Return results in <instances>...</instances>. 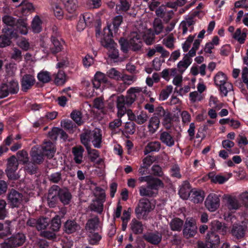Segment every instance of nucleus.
Instances as JSON below:
<instances>
[{"instance_id": "3", "label": "nucleus", "mask_w": 248, "mask_h": 248, "mask_svg": "<svg viewBox=\"0 0 248 248\" xmlns=\"http://www.w3.org/2000/svg\"><path fill=\"white\" fill-rule=\"evenodd\" d=\"M197 232V227L196 220L192 217L187 218L184 225L183 230L184 236L186 239L192 238L194 237Z\"/></svg>"}, {"instance_id": "60", "label": "nucleus", "mask_w": 248, "mask_h": 248, "mask_svg": "<svg viewBox=\"0 0 248 248\" xmlns=\"http://www.w3.org/2000/svg\"><path fill=\"white\" fill-rule=\"evenodd\" d=\"M153 26L155 32L156 34H158L162 32L163 26L160 19L157 18H155L153 23Z\"/></svg>"}, {"instance_id": "8", "label": "nucleus", "mask_w": 248, "mask_h": 248, "mask_svg": "<svg viewBox=\"0 0 248 248\" xmlns=\"http://www.w3.org/2000/svg\"><path fill=\"white\" fill-rule=\"evenodd\" d=\"M138 30L147 45H150L154 43L155 42V34L151 29L141 26L138 29Z\"/></svg>"}, {"instance_id": "12", "label": "nucleus", "mask_w": 248, "mask_h": 248, "mask_svg": "<svg viewBox=\"0 0 248 248\" xmlns=\"http://www.w3.org/2000/svg\"><path fill=\"white\" fill-rule=\"evenodd\" d=\"M91 139L93 146L95 148H100L101 147L102 140V131L99 128H95L91 131Z\"/></svg>"}, {"instance_id": "49", "label": "nucleus", "mask_w": 248, "mask_h": 248, "mask_svg": "<svg viewBox=\"0 0 248 248\" xmlns=\"http://www.w3.org/2000/svg\"><path fill=\"white\" fill-rule=\"evenodd\" d=\"M94 195L96 197L95 200L102 202L105 201L106 194L102 188L99 187H96L94 191Z\"/></svg>"}, {"instance_id": "6", "label": "nucleus", "mask_w": 248, "mask_h": 248, "mask_svg": "<svg viewBox=\"0 0 248 248\" xmlns=\"http://www.w3.org/2000/svg\"><path fill=\"white\" fill-rule=\"evenodd\" d=\"M152 210L151 203L148 200H142L140 201L135 212L139 217H144Z\"/></svg>"}, {"instance_id": "11", "label": "nucleus", "mask_w": 248, "mask_h": 248, "mask_svg": "<svg viewBox=\"0 0 248 248\" xmlns=\"http://www.w3.org/2000/svg\"><path fill=\"white\" fill-rule=\"evenodd\" d=\"M16 31L22 35H27L29 31L28 19L26 17H20L17 19L15 25Z\"/></svg>"}, {"instance_id": "58", "label": "nucleus", "mask_w": 248, "mask_h": 248, "mask_svg": "<svg viewBox=\"0 0 248 248\" xmlns=\"http://www.w3.org/2000/svg\"><path fill=\"white\" fill-rule=\"evenodd\" d=\"M107 75L110 78L119 80L121 78V73L114 68H111L107 72Z\"/></svg>"}, {"instance_id": "32", "label": "nucleus", "mask_w": 248, "mask_h": 248, "mask_svg": "<svg viewBox=\"0 0 248 248\" xmlns=\"http://www.w3.org/2000/svg\"><path fill=\"white\" fill-rule=\"evenodd\" d=\"M160 124V121L157 117H151L148 125L149 132L151 134L155 133L158 129Z\"/></svg>"}, {"instance_id": "44", "label": "nucleus", "mask_w": 248, "mask_h": 248, "mask_svg": "<svg viewBox=\"0 0 248 248\" xmlns=\"http://www.w3.org/2000/svg\"><path fill=\"white\" fill-rule=\"evenodd\" d=\"M138 180L140 183L146 182L147 185L152 184L163 182L159 178L155 177L152 175H147L145 176L140 177L139 178Z\"/></svg>"}, {"instance_id": "35", "label": "nucleus", "mask_w": 248, "mask_h": 248, "mask_svg": "<svg viewBox=\"0 0 248 248\" xmlns=\"http://www.w3.org/2000/svg\"><path fill=\"white\" fill-rule=\"evenodd\" d=\"M64 4L66 10L69 13H73L78 8L77 0H61Z\"/></svg>"}, {"instance_id": "57", "label": "nucleus", "mask_w": 248, "mask_h": 248, "mask_svg": "<svg viewBox=\"0 0 248 248\" xmlns=\"http://www.w3.org/2000/svg\"><path fill=\"white\" fill-rule=\"evenodd\" d=\"M174 38L172 34H170L163 40V44L168 48L172 49L174 46Z\"/></svg>"}, {"instance_id": "56", "label": "nucleus", "mask_w": 248, "mask_h": 248, "mask_svg": "<svg viewBox=\"0 0 248 248\" xmlns=\"http://www.w3.org/2000/svg\"><path fill=\"white\" fill-rule=\"evenodd\" d=\"M189 100L191 103L201 101L203 99V95L197 91H194L189 93Z\"/></svg>"}, {"instance_id": "42", "label": "nucleus", "mask_w": 248, "mask_h": 248, "mask_svg": "<svg viewBox=\"0 0 248 248\" xmlns=\"http://www.w3.org/2000/svg\"><path fill=\"white\" fill-rule=\"evenodd\" d=\"M99 221L98 217H94L88 220L86 225V229L92 233L97 228Z\"/></svg>"}, {"instance_id": "51", "label": "nucleus", "mask_w": 248, "mask_h": 248, "mask_svg": "<svg viewBox=\"0 0 248 248\" xmlns=\"http://www.w3.org/2000/svg\"><path fill=\"white\" fill-rule=\"evenodd\" d=\"M66 81V76L64 72L62 70H60L55 78V82L58 85L63 84Z\"/></svg>"}, {"instance_id": "59", "label": "nucleus", "mask_w": 248, "mask_h": 248, "mask_svg": "<svg viewBox=\"0 0 248 248\" xmlns=\"http://www.w3.org/2000/svg\"><path fill=\"white\" fill-rule=\"evenodd\" d=\"M218 87H219V90L221 93L224 96H227L228 93L232 91L233 88L232 85L229 82H226L222 85L218 86Z\"/></svg>"}, {"instance_id": "37", "label": "nucleus", "mask_w": 248, "mask_h": 248, "mask_svg": "<svg viewBox=\"0 0 248 248\" xmlns=\"http://www.w3.org/2000/svg\"><path fill=\"white\" fill-rule=\"evenodd\" d=\"M43 151V153L49 158L52 157L55 152L54 145L50 141H46L44 143Z\"/></svg>"}, {"instance_id": "27", "label": "nucleus", "mask_w": 248, "mask_h": 248, "mask_svg": "<svg viewBox=\"0 0 248 248\" xmlns=\"http://www.w3.org/2000/svg\"><path fill=\"white\" fill-rule=\"evenodd\" d=\"M83 148L80 146H77L72 148V152L74 155V159L77 164H80L82 162Z\"/></svg>"}, {"instance_id": "13", "label": "nucleus", "mask_w": 248, "mask_h": 248, "mask_svg": "<svg viewBox=\"0 0 248 248\" xmlns=\"http://www.w3.org/2000/svg\"><path fill=\"white\" fill-rule=\"evenodd\" d=\"M226 199V206L230 211H235L241 207V203L235 196L227 195Z\"/></svg>"}, {"instance_id": "10", "label": "nucleus", "mask_w": 248, "mask_h": 248, "mask_svg": "<svg viewBox=\"0 0 248 248\" xmlns=\"http://www.w3.org/2000/svg\"><path fill=\"white\" fill-rule=\"evenodd\" d=\"M129 44L134 50H137L141 48L142 39L138 31H133L130 34Z\"/></svg>"}, {"instance_id": "1", "label": "nucleus", "mask_w": 248, "mask_h": 248, "mask_svg": "<svg viewBox=\"0 0 248 248\" xmlns=\"http://www.w3.org/2000/svg\"><path fill=\"white\" fill-rule=\"evenodd\" d=\"M105 33H107V38L104 36L103 39L101 41L102 46L107 48H109L108 51V57L113 60L117 59L119 57L118 50L115 47L114 44L111 39L112 32L110 29L108 27L107 29H104Z\"/></svg>"}, {"instance_id": "5", "label": "nucleus", "mask_w": 248, "mask_h": 248, "mask_svg": "<svg viewBox=\"0 0 248 248\" xmlns=\"http://www.w3.org/2000/svg\"><path fill=\"white\" fill-rule=\"evenodd\" d=\"M116 102L118 109L117 116L119 118H122L126 112V107H129L132 105V103L129 102L127 95L124 96L123 95L118 96L117 97Z\"/></svg>"}, {"instance_id": "2", "label": "nucleus", "mask_w": 248, "mask_h": 248, "mask_svg": "<svg viewBox=\"0 0 248 248\" xmlns=\"http://www.w3.org/2000/svg\"><path fill=\"white\" fill-rule=\"evenodd\" d=\"M164 187L163 182L148 185L146 186H142L139 187L140 194L141 196L154 197L157 194L159 188Z\"/></svg>"}, {"instance_id": "15", "label": "nucleus", "mask_w": 248, "mask_h": 248, "mask_svg": "<svg viewBox=\"0 0 248 248\" xmlns=\"http://www.w3.org/2000/svg\"><path fill=\"white\" fill-rule=\"evenodd\" d=\"M191 194L189 199L191 202L195 203L202 202L205 197L204 191L200 189H192L190 191Z\"/></svg>"}, {"instance_id": "48", "label": "nucleus", "mask_w": 248, "mask_h": 248, "mask_svg": "<svg viewBox=\"0 0 248 248\" xmlns=\"http://www.w3.org/2000/svg\"><path fill=\"white\" fill-rule=\"evenodd\" d=\"M90 134L91 130H87L80 135L81 142L86 148L90 147L89 143L91 141Z\"/></svg>"}, {"instance_id": "4", "label": "nucleus", "mask_w": 248, "mask_h": 248, "mask_svg": "<svg viewBox=\"0 0 248 248\" xmlns=\"http://www.w3.org/2000/svg\"><path fill=\"white\" fill-rule=\"evenodd\" d=\"M220 196L215 193L209 194L204 202L205 206L210 212L216 211L220 206Z\"/></svg>"}, {"instance_id": "19", "label": "nucleus", "mask_w": 248, "mask_h": 248, "mask_svg": "<svg viewBox=\"0 0 248 248\" xmlns=\"http://www.w3.org/2000/svg\"><path fill=\"white\" fill-rule=\"evenodd\" d=\"M108 81V78L105 74L101 72H97L93 80V87L98 89L102 84L106 83Z\"/></svg>"}, {"instance_id": "52", "label": "nucleus", "mask_w": 248, "mask_h": 248, "mask_svg": "<svg viewBox=\"0 0 248 248\" xmlns=\"http://www.w3.org/2000/svg\"><path fill=\"white\" fill-rule=\"evenodd\" d=\"M124 84L130 85L135 82L137 79V76L135 75H129L124 74L121 76L120 78Z\"/></svg>"}, {"instance_id": "53", "label": "nucleus", "mask_w": 248, "mask_h": 248, "mask_svg": "<svg viewBox=\"0 0 248 248\" xmlns=\"http://www.w3.org/2000/svg\"><path fill=\"white\" fill-rule=\"evenodd\" d=\"M8 91L9 93H16L19 90L18 83L17 81L12 80L8 84Z\"/></svg>"}, {"instance_id": "64", "label": "nucleus", "mask_w": 248, "mask_h": 248, "mask_svg": "<svg viewBox=\"0 0 248 248\" xmlns=\"http://www.w3.org/2000/svg\"><path fill=\"white\" fill-rule=\"evenodd\" d=\"M148 119V116L146 112L142 111L137 115L135 122L138 124H142L145 123Z\"/></svg>"}, {"instance_id": "18", "label": "nucleus", "mask_w": 248, "mask_h": 248, "mask_svg": "<svg viewBox=\"0 0 248 248\" xmlns=\"http://www.w3.org/2000/svg\"><path fill=\"white\" fill-rule=\"evenodd\" d=\"M144 238L153 245H158L162 240V234L158 232L148 233L144 235Z\"/></svg>"}, {"instance_id": "17", "label": "nucleus", "mask_w": 248, "mask_h": 248, "mask_svg": "<svg viewBox=\"0 0 248 248\" xmlns=\"http://www.w3.org/2000/svg\"><path fill=\"white\" fill-rule=\"evenodd\" d=\"M126 95L128 97L129 102L132 104L140 96H142L140 87L130 88L126 92Z\"/></svg>"}, {"instance_id": "21", "label": "nucleus", "mask_w": 248, "mask_h": 248, "mask_svg": "<svg viewBox=\"0 0 248 248\" xmlns=\"http://www.w3.org/2000/svg\"><path fill=\"white\" fill-rule=\"evenodd\" d=\"M51 40L53 45L50 47L51 53L56 54L62 51L63 48V44H64L63 40L62 39L59 40L57 38L53 36L51 37Z\"/></svg>"}, {"instance_id": "16", "label": "nucleus", "mask_w": 248, "mask_h": 248, "mask_svg": "<svg viewBox=\"0 0 248 248\" xmlns=\"http://www.w3.org/2000/svg\"><path fill=\"white\" fill-rule=\"evenodd\" d=\"M195 21L193 17H190L186 18L181 22L180 28L182 30L183 35H185L187 31L191 32L194 29Z\"/></svg>"}, {"instance_id": "24", "label": "nucleus", "mask_w": 248, "mask_h": 248, "mask_svg": "<svg viewBox=\"0 0 248 248\" xmlns=\"http://www.w3.org/2000/svg\"><path fill=\"white\" fill-rule=\"evenodd\" d=\"M60 189L57 186H53L48 191V201L50 206H53L55 204V202L56 199V196H59V190Z\"/></svg>"}, {"instance_id": "28", "label": "nucleus", "mask_w": 248, "mask_h": 248, "mask_svg": "<svg viewBox=\"0 0 248 248\" xmlns=\"http://www.w3.org/2000/svg\"><path fill=\"white\" fill-rule=\"evenodd\" d=\"M247 36L246 31L245 30L242 31L240 28L237 29L232 34V38L240 44L245 43Z\"/></svg>"}, {"instance_id": "62", "label": "nucleus", "mask_w": 248, "mask_h": 248, "mask_svg": "<svg viewBox=\"0 0 248 248\" xmlns=\"http://www.w3.org/2000/svg\"><path fill=\"white\" fill-rule=\"evenodd\" d=\"M61 225V218L59 216L56 215L51 220V227L52 230L54 231H57L59 230Z\"/></svg>"}, {"instance_id": "20", "label": "nucleus", "mask_w": 248, "mask_h": 248, "mask_svg": "<svg viewBox=\"0 0 248 248\" xmlns=\"http://www.w3.org/2000/svg\"><path fill=\"white\" fill-rule=\"evenodd\" d=\"M190 184L187 181H184L182 184L179 190V195L183 200H186L191 194Z\"/></svg>"}, {"instance_id": "14", "label": "nucleus", "mask_w": 248, "mask_h": 248, "mask_svg": "<svg viewBox=\"0 0 248 248\" xmlns=\"http://www.w3.org/2000/svg\"><path fill=\"white\" fill-rule=\"evenodd\" d=\"M35 82V79L33 75L31 74L24 75L21 80L22 91L27 92L34 84Z\"/></svg>"}, {"instance_id": "43", "label": "nucleus", "mask_w": 248, "mask_h": 248, "mask_svg": "<svg viewBox=\"0 0 248 248\" xmlns=\"http://www.w3.org/2000/svg\"><path fill=\"white\" fill-rule=\"evenodd\" d=\"M151 170L154 175L158 177H163V180L167 182H169L170 181V179L168 178V177L164 176V173L162 169L159 165H153L151 168Z\"/></svg>"}, {"instance_id": "26", "label": "nucleus", "mask_w": 248, "mask_h": 248, "mask_svg": "<svg viewBox=\"0 0 248 248\" xmlns=\"http://www.w3.org/2000/svg\"><path fill=\"white\" fill-rule=\"evenodd\" d=\"M25 238L24 234L18 233L13 235L9 239L10 242H11L12 246L16 248L22 245L25 241Z\"/></svg>"}, {"instance_id": "50", "label": "nucleus", "mask_w": 248, "mask_h": 248, "mask_svg": "<svg viewBox=\"0 0 248 248\" xmlns=\"http://www.w3.org/2000/svg\"><path fill=\"white\" fill-rule=\"evenodd\" d=\"M18 163L17 158L12 156L8 160L7 170H16L18 168Z\"/></svg>"}, {"instance_id": "41", "label": "nucleus", "mask_w": 248, "mask_h": 248, "mask_svg": "<svg viewBox=\"0 0 248 248\" xmlns=\"http://www.w3.org/2000/svg\"><path fill=\"white\" fill-rule=\"evenodd\" d=\"M131 229L133 233L135 234H140L143 231V225L142 223L136 220V219H134L132 220L131 223Z\"/></svg>"}, {"instance_id": "7", "label": "nucleus", "mask_w": 248, "mask_h": 248, "mask_svg": "<svg viewBox=\"0 0 248 248\" xmlns=\"http://www.w3.org/2000/svg\"><path fill=\"white\" fill-rule=\"evenodd\" d=\"M23 195L16 190L12 189L8 195V200L12 207H19L22 202Z\"/></svg>"}, {"instance_id": "29", "label": "nucleus", "mask_w": 248, "mask_h": 248, "mask_svg": "<svg viewBox=\"0 0 248 248\" xmlns=\"http://www.w3.org/2000/svg\"><path fill=\"white\" fill-rule=\"evenodd\" d=\"M184 225V221L178 217L172 218L169 223V226L171 230L175 232H180Z\"/></svg>"}, {"instance_id": "38", "label": "nucleus", "mask_w": 248, "mask_h": 248, "mask_svg": "<svg viewBox=\"0 0 248 248\" xmlns=\"http://www.w3.org/2000/svg\"><path fill=\"white\" fill-rule=\"evenodd\" d=\"M19 6L21 7V13L23 15H27L34 11L33 5L30 2L22 1Z\"/></svg>"}, {"instance_id": "25", "label": "nucleus", "mask_w": 248, "mask_h": 248, "mask_svg": "<svg viewBox=\"0 0 248 248\" xmlns=\"http://www.w3.org/2000/svg\"><path fill=\"white\" fill-rule=\"evenodd\" d=\"M246 228L242 225L234 224L231 230V234L237 239H241L245 236Z\"/></svg>"}, {"instance_id": "9", "label": "nucleus", "mask_w": 248, "mask_h": 248, "mask_svg": "<svg viewBox=\"0 0 248 248\" xmlns=\"http://www.w3.org/2000/svg\"><path fill=\"white\" fill-rule=\"evenodd\" d=\"M205 242L209 248H217L220 244L219 236L213 231L209 232L206 234Z\"/></svg>"}, {"instance_id": "46", "label": "nucleus", "mask_w": 248, "mask_h": 248, "mask_svg": "<svg viewBox=\"0 0 248 248\" xmlns=\"http://www.w3.org/2000/svg\"><path fill=\"white\" fill-rule=\"evenodd\" d=\"M51 8L56 17L59 19H61L63 17V11L58 3H52L51 5Z\"/></svg>"}, {"instance_id": "30", "label": "nucleus", "mask_w": 248, "mask_h": 248, "mask_svg": "<svg viewBox=\"0 0 248 248\" xmlns=\"http://www.w3.org/2000/svg\"><path fill=\"white\" fill-rule=\"evenodd\" d=\"M58 196L61 202L65 205L69 203L72 198L71 193L66 188L59 189Z\"/></svg>"}, {"instance_id": "54", "label": "nucleus", "mask_w": 248, "mask_h": 248, "mask_svg": "<svg viewBox=\"0 0 248 248\" xmlns=\"http://www.w3.org/2000/svg\"><path fill=\"white\" fill-rule=\"evenodd\" d=\"M2 20L7 26L13 27L15 26L17 19L9 15H5L2 17Z\"/></svg>"}, {"instance_id": "47", "label": "nucleus", "mask_w": 248, "mask_h": 248, "mask_svg": "<svg viewBox=\"0 0 248 248\" xmlns=\"http://www.w3.org/2000/svg\"><path fill=\"white\" fill-rule=\"evenodd\" d=\"M209 105L212 108L218 110L223 107V104L219 102L217 97L211 96L209 99Z\"/></svg>"}, {"instance_id": "33", "label": "nucleus", "mask_w": 248, "mask_h": 248, "mask_svg": "<svg viewBox=\"0 0 248 248\" xmlns=\"http://www.w3.org/2000/svg\"><path fill=\"white\" fill-rule=\"evenodd\" d=\"M42 22L38 16H35L31 23V30L34 33H38L42 31Z\"/></svg>"}, {"instance_id": "39", "label": "nucleus", "mask_w": 248, "mask_h": 248, "mask_svg": "<svg viewBox=\"0 0 248 248\" xmlns=\"http://www.w3.org/2000/svg\"><path fill=\"white\" fill-rule=\"evenodd\" d=\"M214 82L217 86L222 85L228 82L227 76L222 72L219 71L216 74L214 78Z\"/></svg>"}, {"instance_id": "45", "label": "nucleus", "mask_w": 248, "mask_h": 248, "mask_svg": "<svg viewBox=\"0 0 248 248\" xmlns=\"http://www.w3.org/2000/svg\"><path fill=\"white\" fill-rule=\"evenodd\" d=\"M173 87L171 85L167 86L165 88L163 89L160 93L159 100L161 101L166 100L171 93Z\"/></svg>"}, {"instance_id": "61", "label": "nucleus", "mask_w": 248, "mask_h": 248, "mask_svg": "<svg viewBox=\"0 0 248 248\" xmlns=\"http://www.w3.org/2000/svg\"><path fill=\"white\" fill-rule=\"evenodd\" d=\"M104 202L95 200L91 204V209L98 213H101L103 210V203Z\"/></svg>"}, {"instance_id": "22", "label": "nucleus", "mask_w": 248, "mask_h": 248, "mask_svg": "<svg viewBox=\"0 0 248 248\" xmlns=\"http://www.w3.org/2000/svg\"><path fill=\"white\" fill-rule=\"evenodd\" d=\"M160 140L161 141L169 147H172L174 145V139L170 132L164 131L160 135Z\"/></svg>"}, {"instance_id": "31", "label": "nucleus", "mask_w": 248, "mask_h": 248, "mask_svg": "<svg viewBox=\"0 0 248 248\" xmlns=\"http://www.w3.org/2000/svg\"><path fill=\"white\" fill-rule=\"evenodd\" d=\"M31 155L34 163L40 164L43 161V155L41 151L36 147L32 148Z\"/></svg>"}, {"instance_id": "40", "label": "nucleus", "mask_w": 248, "mask_h": 248, "mask_svg": "<svg viewBox=\"0 0 248 248\" xmlns=\"http://www.w3.org/2000/svg\"><path fill=\"white\" fill-rule=\"evenodd\" d=\"M161 147V144L158 141H153L149 142L145 147L144 153L147 155L151 152H158Z\"/></svg>"}, {"instance_id": "55", "label": "nucleus", "mask_w": 248, "mask_h": 248, "mask_svg": "<svg viewBox=\"0 0 248 248\" xmlns=\"http://www.w3.org/2000/svg\"><path fill=\"white\" fill-rule=\"evenodd\" d=\"M71 117L78 125L83 123L82 113L80 111L73 110L71 113Z\"/></svg>"}, {"instance_id": "36", "label": "nucleus", "mask_w": 248, "mask_h": 248, "mask_svg": "<svg viewBox=\"0 0 248 248\" xmlns=\"http://www.w3.org/2000/svg\"><path fill=\"white\" fill-rule=\"evenodd\" d=\"M208 176L211 182L215 184H222L226 182L229 179V178L226 177L221 175H216L214 172L209 173Z\"/></svg>"}, {"instance_id": "63", "label": "nucleus", "mask_w": 248, "mask_h": 248, "mask_svg": "<svg viewBox=\"0 0 248 248\" xmlns=\"http://www.w3.org/2000/svg\"><path fill=\"white\" fill-rule=\"evenodd\" d=\"M136 130V125L133 122H126L124 124V131L128 134H133Z\"/></svg>"}, {"instance_id": "34", "label": "nucleus", "mask_w": 248, "mask_h": 248, "mask_svg": "<svg viewBox=\"0 0 248 248\" xmlns=\"http://www.w3.org/2000/svg\"><path fill=\"white\" fill-rule=\"evenodd\" d=\"M192 60L189 59L187 56H184L183 59L177 64V67L179 72L182 74L191 64Z\"/></svg>"}, {"instance_id": "23", "label": "nucleus", "mask_w": 248, "mask_h": 248, "mask_svg": "<svg viewBox=\"0 0 248 248\" xmlns=\"http://www.w3.org/2000/svg\"><path fill=\"white\" fill-rule=\"evenodd\" d=\"M80 229V227L74 220H68L64 224V231L67 233H72Z\"/></svg>"}]
</instances>
